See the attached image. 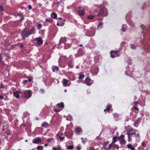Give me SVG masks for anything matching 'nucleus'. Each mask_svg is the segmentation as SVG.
Segmentation results:
<instances>
[{
  "mask_svg": "<svg viewBox=\"0 0 150 150\" xmlns=\"http://www.w3.org/2000/svg\"><path fill=\"white\" fill-rule=\"evenodd\" d=\"M35 33V28L34 27H32L31 28L29 27H26L21 32V35L22 37V39L24 40L27 37Z\"/></svg>",
  "mask_w": 150,
  "mask_h": 150,
  "instance_id": "obj_1",
  "label": "nucleus"
},
{
  "mask_svg": "<svg viewBox=\"0 0 150 150\" xmlns=\"http://www.w3.org/2000/svg\"><path fill=\"white\" fill-rule=\"evenodd\" d=\"M22 96L25 99H28L31 96L32 92L30 90L24 91L22 92Z\"/></svg>",
  "mask_w": 150,
  "mask_h": 150,
  "instance_id": "obj_2",
  "label": "nucleus"
},
{
  "mask_svg": "<svg viewBox=\"0 0 150 150\" xmlns=\"http://www.w3.org/2000/svg\"><path fill=\"white\" fill-rule=\"evenodd\" d=\"M125 136L124 135L122 134L118 137V139L119 140V142L121 145H125L126 143V141L124 139Z\"/></svg>",
  "mask_w": 150,
  "mask_h": 150,
  "instance_id": "obj_3",
  "label": "nucleus"
},
{
  "mask_svg": "<svg viewBox=\"0 0 150 150\" xmlns=\"http://www.w3.org/2000/svg\"><path fill=\"white\" fill-rule=\"evenodd\" d=\"M107 14L108 13L106 8H103L101 9L100 11L98 12L97 15L98 16H106L107 15Z\"/></svg>",
  "mask_w": 150,
  "mask_h": 150,
  "instance_id": "obj_4",
  "label": "nucleus"
},
{
  "mask_svg": "<svg viewBox=\"0 0 150 150\" xmlns=\"http://www.w3.org/2000/svg\"><path fill=\"white\" fill-rule=\"evenodd\" d=\"M137 131V129H134L132 133L128 132L127 133V134L128 135V141L129 142H130L132 141V139L131 138L132 136L133 135H135L136 132Z\"/></svg>",
  "mask_w": 150,
  "mask_h": 150,
  "instance_id": "obj_5",
  "label": "nucleus"
},
{
  "mask_svg": "<svg viewBox=\"0 0 150 150\" xmlns=\"http://www.w3.org/2000/svg\"><path fill=\"white\" fill-rule=\"evenodd\" d=\"M35 40L36 41V43L38 45H42L43 43V40L41 37L36 38Z\"/></svg>",
  "mask_w": 150,
  "mask_h": 150,
  "instance_id": "obj_6",
  "label": "nucleus"
},
{
  "mask_svg": "<svg viewBox=\"0 0 150 150\" xmlns=\"http://www.w3.org/2000/svg\"><path fill=\"white\" fill-rule=\"evenodd\" d=\"M84 83L87 85L90 86L92 84L91 81L88 77L86 78L85 81Z\"/></svg>",
  "mask_w": 150,
  "mask_h": 150,
  "instance_id": "obj_7",
  "label": "nucleus"
},
{
  "mask_svg": "<svg viewBox=\"0 0 150 150\" xmlns=\"http://www.w3.org/2000/svg\"><path fill=\"white\" fill-rule=\"evenodd\" d=\"M142 118L141 117H139L137 118L134 122V125L135 127H137L140 123L141 122Z\"/></svg>",
  "mask_w": 150,
  "mask_h": 150,
  "instance_id": "obj_8",
  "label": "nucleus"
},
{
  "mask_svg": "<svg viewBox=\"0 0 150 150\" xmlns=\"http://www.w3.org/2000/svg\"><path fill=\"white\" fill-rule=\"evenodd\" d=\"M79 13L80 15L83 16L85 13V10L82 7L79 8Z\"/></svg>",
  "mask_w": 150,
  "mask_h": 150,
  "instance_id": "obj_9",
  "label": "nucleus"
},
{
  "mask_svg": "<svg viewBox=\"0 0 150 150\" xmlns=\"http://www.w3.org/2000/svg\"><path fill=\"white\" fill-rule=\"evenodd\" d=\"M41 141V139L39 137H35L33 141V143L36 144L38 143Z\"/></svg>",
  "mask_w": 150,
  "mask_h": 150,
  "instance_id": "obj_10",
  "label": "nucleus"
},
{
  "mask_svg": "<svg viewBox=\"0 0 150 150\" xmlns=\"http://www.w3.org/2000/svg\"><path fill=\"white\" fill-rule=\"evenodd\" d=\"M68 82V81L65 79H64L62 81L63 85L64 87L66 86H68L69 85L68 84H67Z\"/></svg>",
  "mask_w": 150,
  "mask_h": 150,
  "instance_id": "obj_11",
  "label": "nucleus"
},
{
  "mask_svg": "<svg viewBox=\"0 0 150 150\" xmlns=\"http://www.w3.org/2000/svg\"><path fill=\"white\" fill-rule=\"evenodd\" d=\"M67 41V38L65 37H61L60 39V42L61 43H65Z\"/></svg>",
  "mask_w": 150,
  "mask_h": 150,
  "instance_id": "obj_12",
  "label": "nucleus"
},
{
  "mask_svg": "<svg viewBox=\"0 0 150 150\" xmlns=\"http://www.w3.org/2000/svg\"><path fill=\"white\" fill-rule=\"evenodd\" d=\"M17 15L20 18H21L20 20L21 21H22L24 19V16L23 15V13H18L17 14Z\"/></svg>",
  "mask_w": 150,
  "mask_h": 150,
  "instance_id": "obj_13",
  "label": "nucleus"
},
{
  "mask_svg": "<svg viewBox=\"0 0 150 150\" xmlns=\"http://www.w3.org/2000/svg\"><path fill=\"white\" fill-rule=\"evenodd\" d=\"M52 71L53 72L57 71L59 70L58 67L57 66H53L52 67Z\"/></svg>",
  "mask_w": 150,
  "mask_h": 150,
  "instance_id": "obj_14",
  "label": "nucleus"
},
{
  "mask_svg": "<svg viewBox=\"0 0 150 150\" xmlns=\"http://www.w3.org/2000/svg\"><path fill=\"white\" fill-rule=\"evenodd\" d=\"M72 59H70L69 60H68V65L69 67L70 68H71L73 67V65H72Z\"/></svg>",
  "mask_w": 150,
  "mask_h": 150,
  "instance_id": "obj_15",
  "label": "nucleus"
},
{
  "mask_svg": "<svg viewBox=\"0 0 150 150\" xmlns=\"http://www.w3.org/2000/svg\"><path fill=\"white\" fill-rule=\"evenodd\" d=\"M13 95L16 98H18L19 97V92L18 91H16L13 92Z\"/></svg>",
  "mask_w": 150,
  "mask_h": 150,
  "instance_id": "obj_16",
  "label": "nucleus"
},
{
  "mask_svg": "<svg viewBox=\"0 0 150 150\" xmlns=\"http://www.w3.org/2000/svg\"><path fill=\"white\" fill-rule=\"evenodd\" d=\"M41 126L45 128H47L49 127V125L47 122H45L42 124Z\"/></svg>",
  "mask_w": 150,
  "mask_h": 150,
  "instance_id": "obj_17",
  "label": "nucleus"
},
{
  "mask_svg": "<svg viewBox=\"0 0 150 150\" xmlns=\"http://www.w3.org/2000/svg\"><path fill=\"white\" fill-rule=\"evenodd\" d=\"M127 27L126 25L124 24L122 25L121 29V30L122 32H124L126 30H127Z\"/></svg>",
  "mask_w": 150,
  "mask_h": 150,
  "instance_id": "obj_18",
  "label": "nucleus"
},
{
  "mask_svg": "<svg viewBox=\"0 0 150 150\" xmlns=\"http://www.w3.org/2000/svg\"><path fill=\"white\" fill-rule=\"evenodd\" d=\"M112 106L111 105L109 104L107 106L106 109H105L104 110V111H107L109 112L110 111V108L112 107Z\"/></svg>",
  "mask_w": 150,
  "mask_h": 150,
  "instance_id": "obj_19",
  "label": "nucleus"
},
{
  "mask_svg": "<svg viewBox=\"0 0 150 150\" xmlns=\"http://www.w3.org/2000/svg\"><path fill=\"white\" fill-rule=\"evenodd\" d=\"M113 52L115 55V57H119L120 56V54H118V53L120 52L119 50H117L115 51L113 50Z\"/></svg>",
  "mask_w": 150,
  "mask_h": 150,
  "instance_id": "obj_20",
  "label": "nucleus"
},
{
  "mask_svg": "<svg viewBox=\"0 0 150 150\" xmlns=\"http://www.w3.org/2000/svg\"><path fill=\"white\" fill-rule=\"evenodd\" d=\"M127 147L129 149H130L131 150H134L135 148L132 146L131 144H129L127 145Z\"/></svg>",
  "mask_w": 150,
  "mask_h": 150,
  "instance_id": "obj_21",
  "label": "nucleus"
},
{
  "mask_svg": "<svg viewBox=\"0 0 150 150\" xmlns=\"http://www.w3.org/2000/svg\"><path fill=\"white\" fill-rule=\"evenodd\" d=\"M115 143H112V142L111 143L109 144L108 145V148L110 149L112 148V147H115Z\"/></svg>",
  "mask_w": 150,
  "mask_h": 150,
  "instance_id": "obj_22",
  "label": "nucleus"
},
{
  "mask_svg": "<svg viewBox=\"0 0 150 150\" xmlns=\"http://www.w3.org/2000/svg\"><path fill=\"white\" fill-rule=\"evenodd\" d=\"M117 139H118V137L116 136H115L113 137H112V142L115 143L117 142Z\"/></svg>",
  "mask_w": 150,
  "mask_h": 150,
  "instance_id": "obj_23",
  "label": "nucleus"
},
{
  "mask_svg": "<svg viewBox=\"0 0 150 150\" xmlns=\"http://www.w3.org/2000/svg\"><path fill=\"white\" fill-rule=\"evenodd\" d=\"M81 131L82 129L79 127H77L75 131L77 133H79Z\"/></svg>",
  "mask_w": 150,
  "mask_h": 150,
  "instance_id": "obj_24",
  "label": "nucleus"
},
{
  "mask_svg": "<svg viewBox=\"0 0 150 150\" xmlns=\"http://www.w3.org/2000/svg\"><path fill=\"white\" fill-rule=\"evenodd\" d=\"M51 17L54 19H55L57 18V15L56 13H52L51 14Z\"/></svg>",
  "mask_w": 150,
  "mask_h": 150,
  "instance_id": "obj_25",
  "label": "nucleus"
},
{
  "mask_svg": "<svg viewBox=\"0 0 150 150\" xmlns=\"http://www.w3.org/2000/svg\"><path fill=\"white\" fill-rule=\"evenodd\" d=\"M57 105L59 106L60 108H63L64 107V103H63L62 102L59 103H58L57 104Z\"/></svg>",
  "mask_w": 150,
  "mask_h": 150,
  "instance_id": "obj_26",
  "label": "nucleus"
},
{
  "mask_svg": "<svg viewBox=\"0 0 150 150\" xmlns=\"http://www.w3.org/2000/svg\"><path fill=\"white\" fill-rule=\"evenodd\" d=\"M103 23L100 22L98 25V29L99 28H103Z\"/></svg>",
  "mask_w": 150,
  "mask_h": 150,
  "instance_id": "obj_27",
  "label": "nucleus"
},
{
  "mask_svg": "<svg viewBox=\"0 0 150 150\" xmlns=\"http://www.w3.org/2000/svg\"><path fill=\"white\" fill-rule=\"evenodd\" d=\"M109 143V142L108 141H107L105 142H104L103 146V148L104 149H105L106 148V146Z\"/></svg>",
  "mask_w": 150,
  "mask_h": 150,
  "instance_id": "obj_28",
  "label": "nucleus"
},
{
  "mask_svg": "<svg viewBox=\"0 0 150 150\" xmlns=\"http://www.w3.org/2000/svg\"><path fill=\"white\" fill-rule=\"evenodd\" d=\"M110 56L112 58H113L115 57V55L113 52V50H112L110 52Z\"/></svg>",
  "mask_w": 150,
  "mask_h": 150,
  "instance_id": "obj_29",
  "label": "nucleus"
},
{
  "mask_svg": "<svg viewBox=\"0 0 150 150\" xmlns=\"http://www.w3.org/2000/svg\"><path fill=\"white\" fill-rule=\"evenodd\" d=\"M74 149V146H73L70 145L67 146V149L68 150H72Z\"/></svg>",
  "mask_w": 150,
  "mask_h": 150,
  "instance_id": "obj_30",
  "label": "nucleus"
},
{
  "mask_svg": "<svg viewBox=\"0 0 150 150\" xmlns=\"http://www.w3.org/2000/svg\"><path fill=\"white\" fill-rule=\"evenodd\" d=\"M37 150H43V147L42 146H39L37 147Z\"/></svg>",
  "mask_w": 150,
  "mask_h": 150,
  "instance_id": "obj_31",
  "label": "nucleus"
},
{
  "mask_svg": "<svg viewBox=\"0 0 150 150\" xmlns=\"http://www.w3.org/2000/svg\"><path fill=\"white\" fill-rule=\"evenodd\" d=\"M57 136L58 139H59L61 141H63L64 139V137H61L59 135Z\"/></svg>",
  "mask_w": 150,
  "mask_h": 150,
  "instance_id": "obj_32",
  "label": "nucleus"
},
{
  "mask_svg": "<svg viewBox=\"0 0 150 150\" xmlns=\"http://www.w3.org/2000/svg\"><path fill=\"white\" fill-rule=\"evenodd\" d=\"M42 27V25L41 23H39L38 24L37 29L39 30H40Z\"/></svg>",
  "mask_w": 150,
  "mask_h": 150,
  "instance_id": "obj_33",
  "label": "nucleus"
},
{
  "mask_svg": "<svg viewBox=\"0 0 150 150\" xmlns=\"http://www.w3.org/2000/svg\"><path fill=\"white\" fill-rule=\"evenodd\" d=\"M130 47L132 49L135 50L136 49V47L135 45L133 44L130 45Z\"/></svg>",
  "mask_w": 150,
  "mask_h": 150,
  "instance_id": "obj_34",
  "label": "nucleus"
},
{
  "mask_svg": "<svg viewBox=\"0 0 150 150\" xmlns=\"http://www.w3.org/2000/svg\"><path fill=\"white\" fill-rule=\"evenodd\" d=\"M45 21L47 22H49L50 23H52V20L50 18H46L45 19Z\"/></svg>",
  "mask_w": 150,
  "mask_h": 150,
  "instance_id": "obj_35",
  "label": "nucleus"
},
{
  "mask_svg": "<svg viewBox=\"0 0 150 150\" xmlns=\"http://www.w3.org/2000/svg\"><path fill=\"white\" fill-rule=\"evenodd\" d=\"M94 16L91 15L88 16L87 18L88 19H92L93 18Z\"/></svg>",
  "mask_w": 150,
  "mask_h": 150,
  "instance_id": "obj_36",
  "label": "nucleus"
},
{
  "mask_svg": "<svg viewBox=\"0 0 150 150\" xmlns=\"http://www.w3.org/2000/svg\"><path fill=\"white\" fill-rule=\"evenodd\" d=\"M84 77V75L83 74L82 75H80L79 77H78L79 79H81Z\"/></svg>",
  "mask_w": 150,
  "mask_h": 150,
  "instance_id": "obj_37",
  "label": "nucleus"
},
{
  "mask_svg": "<svg viewBox=\"0 0 150 150\" xmlns=\"http://www.w3.org/2000/svg\"><path fill=\"white\" fill-rule=\"evenodd\" d=\"M87 141V139L86 138H84V140H83L82 141V142L83 144H85L86 142Z\"/></svg>",
  "mask_w": 150,
  "mask_h": 150,
  "instance_id": "obj_38",
  "label": "nucleus"
},
{
  "mask_svg": "<svg viewBox=\"0 0 150 150\" xmlns=\"http://www.w3.org/2000/svg\"><path fill=\"white\" fill-rule=\"evenodd\" d=\"M113 115L114 117H118L119 115L117 113H115L113 114Z\"/></svg>",
  "mask_w": 150,
  "mask_h": 150,
  "instance_id": "obj_39",
  "label": "nucleus"
},
{
  "mask_svg": "<svg viewBox=\"0 0 150 150\" xmlns=\"http://www.w3.org/2000/svg\"><path fill=\"white\" fill-rule=\"evenodd\" d=\"M126 42H125L123 41L121 43V45L122 46H124L126 44Z\"/></svg>",
  "mask_w": 150,
  "mask_h": 150,
  "instance_id": "obj_40",
  "label": "nucleus"
},
{
  "mask_svg": "<svg viewBox=\"0 0 150 150\" xmlns=\"http://www.w3.org/2000/svg\"><path fill=\"white\" fill-rule=\"evenodd\" d=\"M135 137H136L137 138H140V135H139V133H138L137 134H136L135 135Z\"/></svg>",
  "mask_w": 150,
  "mask_h": 150,
  "instance_id": "obj_41",
  "label": "nucleus"
},
{
  "mask_svg": "<svg viewBox=\"0 0 150 150\" xmlns=\"http://www.w3.org/2000/svg\"><path fill=\"white\" fill-rule=\"evenodd\" d=\"M53 140V138L52 137H51L49 139H47V141L48 142H50L51 141H52V140Z\"/></svg>",
  "mask_w": 150,
  "mask_h": 150,
  "instance_id": "obj_42",
  "label": "nucleus"
},
{
  "mask_svg": "<svg viewBox=\"0 0 150 150\" xmlns=\"http://www.w3.org/2000/svg\"><path fill=\"white\" fill-rule=\"evenodd\" d=\"M115 147L117 150L119 149V147L118 145L117 144H115Z\"/></svg>",
  "mask_w": 150,
  "mask_h": 150,
  "instance_id": "obj_43",
  "label": "nucleus"
},
{
  "mask_svg": "<svg viewBox=\"0 0 150 150\" xmlns=\"http://www.w3.org/2000/svg\"><path fill=\"white\" fill-rule=\"evenodd\" d=\"M4 11V8L1 6H0V11Z\"/></svg>",
  "mask_w": 150,
  "mask_h": 150,
  "instance_id": "obj_44",
  "label": "nucleus"
},
{
  "mask_svg": "<svg viewBox=\"0 0 150 150\" xmlns=\"http://www.w3.org/2000/svg\"><path fill=\"white\" fill-rule=\"evenodd\" d=\"M89 150H95L94 148L92 147H90L89 148Z\"/></svg>",
  "mask_w": 150,
  "mask_h": 150,
  "instance_id": "obj_45",
  "label": "nucleus"
},
{
  "mask_svg": "<svg viewBox=\"0 0 150 150\" xmlns=\"http://www.w3.org/2000/svg\"><path fill=\"white\" fill-rule=\"evenodd\" d=\"M134 130V129H133V128H132L129 130L128 132H130L132 131H133Z\"/></svg>",
  "mask_w": 150,
  "mask_h": 150,
  "instance_id": "obj_46",
  "label": "nucleus"
},
{
  "mask_svg": "<svg viewBox=\"0 0 150 150\" xmlns=\"http://www.w3.org/2000/svg\"><path fill=\"white\" fill-rule=\"evenodd\" d=\"M134 109L135 110H138L139 109L136 106H135L134 107Z\"/></svg>",
  "mask_w": 150,
  "mask_h": 150,
  "instance_id": "obj_47",
  "label": "nucleus"
},
{
  "mask_svg": "<svg viewBox=\"0 0 150 150\" xmlns=\"http://www.w3.org/2000/svg\"><path fill=\"white\" fill-rule=\"evenodd\" d=\"M28 8L29 10H30L32 9V7L30 5H29L28 6Z\"/></svg>",
  "mask_w": 150,
  "mask_h": 150,
  "instance_id": "obj_48",
  "label": "nucleus"
},
{
  "mask_svg": "<svg viewBox=\"0 0 150 150\" xmlns=\"http://www.w3.org/2000/svg\"><path fill=\"white\" fill-rule=\"evenodd\" d=\"M28 81V80H24L22 82L24 85H25V84L24 83L27 82Z\"/></svg>",
  "mask_w": 150,
  "mask_h": 150,
  "instance_id": "obj_49",
  "label": "nucleus"
},
{
  "mask_svg": "<svg viewBox=\"0 0 150 150\" xmlns=\"http://www.w3.org/2000/svg\"><path fill=\"white\" fill-rule=\"evenodd\" d=\"M20 47L21 48H22L23 47V43H21L20 45Z\"/></svg>",
  "mask_w": 150,
  "mask_h": 150,
  "instance_id": "obj_50",
  "label": "nucleus"
},
{
  "mask_svg": "<svg viewBox=\"0 0 150 150\" xmlns=\"http://www.w3.org/2000/svg\"><path fill=\"white\" fill-rule=\"evenodd\" d=\"M33 79V78L30 77V78L28 80V81H29V82H30Z\"/></svg>",
  "mask_w": 150,
  "mask_h": 150,
  "instance_id": "obj_51",
  "label": "nucleus"
},
{
  "mask_svg": "<svg viewBox=\"0 0 150 150\" xmlns=\"http://www.w3.org/2000/svg\"><path fill=\"white\" fill-rule=\"evenodd\" d=\"M54 111L55 112H58L59 111L57 109H54Z\"/></svg>",
  "mask_w": 150,
  "mask_h": 150,
  "instance_id": "obj_52",
  "label": "nucleus"
},
{
  "mask_svg": "<svg viewBox=\"0 0 150 150\" xmlns=\"http://www.w3.org/2000/svg\"><path fill=\"white\" fill-rule=\"evenodd\" d=\"M142 145L143 146H144V147H145L146 146V145H145V143H144V142H143L142 143Z\"/></svg>",
  "mask_w": 150,
  "mask_h": 150,
  "instance_id": "obj_53",
  "label": "nucleus"
},
{
  "mask_svg": "<svg viewBox=\"0 0 150 150\" xmlns=\"http://www.w3.org/2000/svg\"><path fill=\"white\" fill-rule=\"evenodd\" d=\"M134 104L135 105H138L139 104V102L137 101H135L134 102Z\"/></svg>",
  "mask_w": 150,
  "mask_h": 150,
  "instance_id": "obj_54",
  "label": "nucleus"
},
{
  "mask_svg": "<svg viewBox=\"0 0 150 150\" xmlns=\"http://www.w3.org/2000/svg\"><path fill=\"white\" fill-rule=\"evenodd\" d=\"M141 27L143 30L144 28V26L143 25H140Z\"/></svg>",
  "mask_w": 150,
  "mask_h": 150,
  "instance_id": "obj_55",
  "label": "nucleus"
},
{
  "mask_svg": "<svg viewBox=\"0 0 150 150\" xmlns=\"http://www.w3.org/2000/svg\"><path fill=\"white\" fill-rule=\"evenodd\" d=\"M3 87H4L2 83H1L0 85V88H3Z\"/></svg>",
  "mask_w": 150,
  "mask_h": 150,
  "instance_id": "obj_56",
  "label": "nucleus"
},
{
  "mask_svg": "<svg viewBox=\"0 0 150 150\" xmlns=\"http://www.w3.org/2000/svg\"><path fill=\"white\" fill-rule=\"evenodd\" d=\"M77 150H80L81 148L80 147L78 146L77 147Z\"/></svg>",
  "mask_w": 150,
  "mask_h": 150,
  "instance_id": "obj_57",
  "label": "nucleus"
},
{
  "mask_svg": "<svg viewBox=\"0 0 150 150\" xmlns=\"http://www.w3.org/2000/svg\"><path fill=\"white\" fill-rule=\"evenodd\" d=\"M40 91H41V92L43 93L44 92V90L43 89H41Z\"/></svg>",
  "mask_w": 150,
  "mask_h": 150,
  "instance_id": "obj_58",
  "label": "nucleus"
},
{
  "mask_svg": "<svg viewBox=\"0 0 150 150\" xmlns=\"http://www.w3.org/2000/svg\"><path fill=\"white\" fill-rule=\"evenodd\" d=\"M4 97L3 96L1 95L0 96V100L3 99Z\"/></svg>",
  "mask_w": 150,
  "mask_h": 150,
  "instance_id": "obj_59",
  "label": "nucleus"
},
{
  "mask_svg": "<svg viewBox=\"0 0 150 150\" xmlns=\"http://www.w3.org/2000/svg\"><path fill=\"white\" fill-rule=\"evenodd\" d=\"M2 60V58L1 54H0V62Z\"/></svg>",
  "mask_w": 150,
  "mask_h": 150,
  "instance_id": "obj_60",
  "label": "nucleus"
},
{
  "mask_svg": "<svg viewBox=\"0 0 150 150\" xmlns=\"http://www.w3.org/2000/svg\"><path fill=\"white\" fill-rule=\"evenodd\" d=\"M53 150H57V149L55 147H54L52 148Z\"/></svg>",
  "mask_w": 150,
  "mask_h": 150,
  "instance_id": "obj_61",
  "label": "nucleus"
},
{
  "mask_svg": "<svg viewBox=\"0 0 150 150\" xmlns=\"http://www.w3.org/2000/svg\"><path fill=\"white\" fill-rule=\"evenodd\" d=\"M57 150H60L61 149V148L60 147H57Z\"/></svg>",
  "mask_w": 150,
  "mask_h": 150,
  "instance_id": "obj_62",
  "label": "nucleus"
},
{
  "mask_svg": "<svg viewBox=\"0 0 150 150\" xmlns=\"http://www.w3.org/2000/svg\"><path fill=\"white\" fill-rule=\"evenodd\" d=\"M6 134L8 135H10L11 134L10 133H8V132H7L6 133Z\"/></svg>",
  "mask_w": 150,
  "mask_h": 150,
  "instance_id": "obj_63",
  "label": "nucleus"
},
{
  "mask_svg": "<svg viewBox=\"0 0 150 150\" xmlns=\"http://www.w3.org/2000/svg\"><path fill=\"white\" fill-rule=\"evenodd\" d=\"M47 146V144H44V146Z\"/></svg>",
  "mask_w": 150,
  "mask_h": 150,
  "instance_id": "obj_64",
  "label": "nucleus"
}]
</instances>
